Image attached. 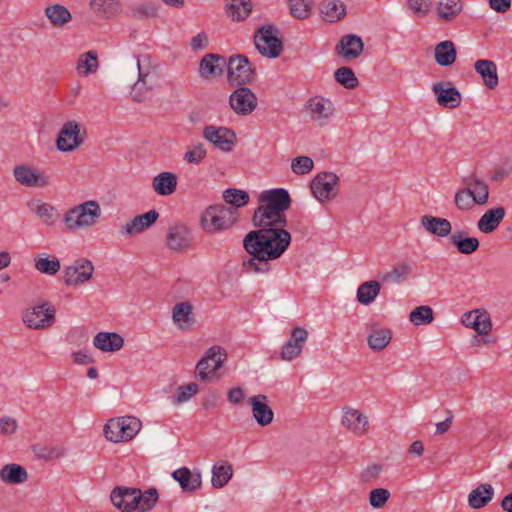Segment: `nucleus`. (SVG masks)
I'll use <instances>...</instances> for the list:
<instances>
[{
	"instance_id": "1",
	"label": "nucleus",
	"mask_w": 512,
	"mask_h": 512,
	"mask_svg": "<svg viewBox=\"0 0 512 512\" xmlns=\"http://www.w3.org/2000/svg\"><path fill=\"white\" fill-rule=\"evenodd\" d=\"M285 227H258L245 236L243 246L248 257L242 265L247 273L265 274L271 270L270 261L283 255L291 243V234Z\"/></svg>"
},
{
	"instance_id": "2",
	"label": "nucleus",
	"mask_w": 512,
	"mask_h": 512,
	"mask_svg": "<svg viewBox=\"0 0 512 512\" xmlns=\"http://www.w3.org/2000/svg\"><path fill=\"white\" fill-rule=\"evenodd\" d=\"M291 204L288 191L274 188L259 195V206L254 212L253 223L256 227L286 226V211Z\"/></svg>"
},
{
	"instance_id": "3",
	"label": "nucleus",
	"mask_w": 512,
	"mask_h": 512,
	"mask_svg": "<svg viewBox=\"0 0 512 512\" xmlns=\"http://www.w3.org/2000/svg\"><path fill=\"white\" fill-rule=\"evenodd\" d=\"M102 209L98 201L87 200L67 209L62 217L66 232L76 234L92 230L101 220Z\"/></svg>"
},
{
	"instance_id": "4",
	"label": "nucleus",
	"mask_w": 512,
	"mask_h": 512,
	"mask_svg": "<svg viewBox=\"0 0 512 512\" xmlns=\"http://www.w3.org/2000/svg\"><path fill=\"white\" fill-rule=\"evenodd\" d=\"M136 66L138 70V78L131 88L130 96L133 101H144L151 91L160 84L159 69L157 64L147 54L137 57Z\"/></svg>"
},
{
	"instance_id": "5",
	"label": "nucleus",
	"mask_w": 512,
	"mask_h": 512,
	"mask_svg": "<svg viewBox=\"0 0 512 512\" xmlns=\"http://www.w3.org/2000/svg\"><path fill=\"white\" fill-rule=\"evenodd\" d=\"M237 220L238 211L236 208L225 205H212L203 211L200 225L205 232L215 234L230 229Z\"/></svg>"
},
{
	"instance_id": "6",
	"label": "nucleus",
	"mask_w": 512,
	"mask_h": 512,
	"mask_svg": "<svg viewBox=\"0 0 512 512\" xmlns=\"http://www.w3.org/2000/svg\"><path fill=\"white\" fill-rule=\"evenodd\" d=\"M142 429V422L134 416L112 418L104 425L105 438L112 443L129 442L136 437Z\"/></svg>"
},
{
	"instance_id": "7",
	"label": "nucleus",
	"mask_w": 512,
	"mask_h": 512,
	"mask_svg": "<svg viewBox=\"0 0 512 512\" xmlns=\"http://www.w3.org/2000/svg\"><path fill=\"white\" fill-rule=\"evenodd\" d=\"M227 359V353L221 346L208 348L196 364V376L202 381H213L221 378L219 372Z\"/></svg>"
},
{
	"instance_id": "8",
	"label": "nucleus",
	"mask_w": 512,
	"mask_h": 512,
	"mask_svg": "<svg viewBox=\"0 0 512 512\" xmlns=\"http://www.w3.org/2000/svg\"><path fill=\"white\" fill-rule=\"evenodd\" d=\"M56 320V309L48 301L34 303L22 311L24 325L33 330L50 328Z\"/></svg>"
},
{
	"instance_id": "9",
	"label": "nucleus",
	"mask_w": 512,
	"mask_h": 512,
	"mask_svg": "<svg viewBox=\"0 0 512 512\" xmlns=\"http://www.w3.org/2000/svg\"><path fill=\"white\" fill-rule=\"evenodd\" d=\"M304 111L309 120L318 127L327 126L336 114L333 101L323 95L310 97L305 103Z\"/></svg>"
},
{
	"instance_id": "10",
	"label": "nucleus",
	"mask_w": 512,
	"mask_h": 512,
	"mask_svg": "<svg viewBox=\"0 0 512 512\" xmlns=\"http://www.w3.org/2000/svg\"><path fill=\"white\" fill-rule=\"evenodd\" d=\"M86 133L76 121H67L60 128L56 138V147L60 152L68 153L78 149L85 141Z\"/></svg>"
},
{
	"instance_id": "11",
	"label": "nucleus",
	"mask_w": 512,
	"mask_h": 512,
	"mask_svg": "<svg viewBox=\"0 0 512 512\" xmlns=\"http://www.w3.org/2000/svg\"><path fill=\"white\" fill-rule=\"evenodd\" d=\"M93 273V263L86 258H80L63 269V281L68 287H78L90 281Z\"/></svg>"
},
{
	"instance_id": "12",
	"label": "nucleus",
	"mask_w": 512,
	"mask_h": 512,
	"mask_svg": "<svg viewBox=\"0 0 512 512\" xmlns=\"http://www.w3.org/2000/svg\"><path fill=\"white\" fill-rule=\"evenodd\" d=\"M339 178L335 173L322 172L311 181V192L319 202L331 201L339 191Z\"/></svg>"
},
{
	"instance_id": "13",
	"label": "nucleus",
	"mask_w": 512,
	"mask_h": 512,
	"mask_svg": "<svg viewBox=\"0 0 512 512\" xmlns=\"http://www.w3.org/2000/svg\"><path fill=\"white\" fill-rule=\"evenodd\" d=\"M254 43L263 56L276 58L281 54L282 42L272 26L260 28L254 36Z\"/></svg>"
},
{
	"instance_id": "14",
	"label": "nucleus",
	"mask_w": 512,
	"mask_h": 512,
	"mask_svg": "<svg viewBox=\"0 0 512 512\" xmlns=\"http://www.w3.org/2000/svg\"><path fill=\"white\" fill-rule=\"evenodd\" d=\"M203 137L218 150L228 153L236 145V134L232 129L223 126L209 125L203 129Z\"/></svg>"
},
{
	"instance_id": "15",
	"label": "nucleus",
	"mask_w": 512,
	"mask_h": 512,
	"mask_svg": "<svg viewBox=\"0 0 512 512\" xmlns=\"http://www.w3.org/2000/svg\"><path fill=\"white\" fill-rule=\"evenodd\" d=\"M228 81L232 85L250 83L254 78V72L248 59L242 55L230 57L227 64Z\"/></svg>"
},
{
	"instance_id": "16",
	"label": "nucleus",
	"mask_w": 512,
	"mask_h": 512,
	"mask_svg": "<svg viewBox=\"0 0 512 512\" xmlns=\"http://www.w3.org/2000/svg\"><path fill=\"white\" fill-rule=\"evenodd\" d=\"M431 90L440 107L455 109L460 106L462 95L450 81H439L432 85Z\"/></svg>"
},
{
	"instance_id": "17",
	"label": "nucleus",
	"mask_w": 512,
	"mask_h": 512,
	"mask_svg": "<svg viewBox=\"0 0 512 512\" xmlns=\"http://www.w3.org/2000/svg\"><path fill=\"white\" fill-rule=\"evenodd\" d=\"M341 425L355 436H364L369 431V418L361 410L346 406L342 409Z\"/></svg>"
},
{
	"instance_id": "18",
	"label": "nucleus",
	"mask_w": 512,
	"mask_h": 512,
	"mask_svg": "<svg viewBox=\"0 0 512 512\" xmlns=\"http://www.w3.org/2000/svg\"><path fill=\"white\" fill-rule=\"evenodd\" d=\"M231 109L241 116L251 114L257 107V97L248 87L237 88L229 98Z\"/></svg>"
},
{
	"instance_id": "19",
	"label": "nucleus",
	"mask_w": 512,
	"mask_h": 512,
	"mask_svg": "<svg viewBox=\"0 0 512 512\" xmlns=\"http://www.w3.org/2000/svg\"><path fill=\"white\" fill-rule=\"evenodd\" d=\"M15 180L25 187H45L50 177L44 172L28 165H18L13 169Z\"/></svg>"
},
{
	"instance_id": "20",
	"label": "nucleus",
	"mask_w": 512,
	"mask_h": 512,
	"mask_svg": "<svg viewBox=\"0 0 512 512\" xmlns=\"http://www.w3.org/2000/svg\"><path fill=\"white\" fill-rule=\"evenodd\" d=\"M308 340V331L302 327H296L291 331L289 339L283 344L280 357L283 361L291 362L303 351Z\"/></svg>"
},
{
	"instance_id": "21",
	"label": "nucleus",
	"mask_w": 512,
	"mask_h": 512,
	"mask_svg": "<svg viewBox=\"0 0 512 512\" xmlns=\"http://www.w3.org/2000/svg\"><path fill=\"white\" fill-rule=\"evenodd\" d=\"M173 325L180 331L191 330L196 324L194 306L189 300L179 301L174 304L171 310Z\"/></svg>"
},
{
	"instance_id": "22",
	"label": "nucleus",
	"mask_w": 512,
	"mask_h": 512,
	"mask_svg": "<svg viewBox=\"0 0 512 512\" xmlns=\"http://www.w3.org/2000/svg\"><path fill=\"white\" fill-rule=\"evenodd\" d=\"M158 218L159 213L156 210H150L146 213L137 215L120 227L119 234L124 238L140 234L147 228L151 227Z\"/></svg>"
},
{
	"instance_id": "23",
	"label": "nucleus",
	"mask_w": 512,
	"mask_h": 512,
	"mask_svg": "<svg viewBox=\"0 0 512 512\" xmlns=\"http://www.w3.org/2000/svg\"><path fill=\"white\" fill-rule=\"evenodd\" d=\"M363 48L364 44L359 36L347 34L340 38L335 46V53L345 61H351L362 54Z\"/></svg>"
},
{
	"instance_id": "24",
	"label": "nucleus",
	"mask_w": 512,
	"mask_h": 512,
	"mask_svg": "<svg viewBox=\"0 0 512 512\" xmlns=\"http://www.w3.org/2000/svg\"><path fill=\"white\" fill-rule=\"evenodd\" d=\"M110 497L113 505L122 512H133L138 508L137 498L140 497L136 488L117 487Z\"/></svg>"
},
{
	"instance_id": "25",
	"label": "nucleus",
	"mask_w": 512,
	"mask_h": 512,
	"mask_svg": "<svg viewBox=\"0 0 512 512\" xmlns=\"http://www.w3.org/2000/svg\"><path fill=\"white\" fill-rule=\"evenodd\" d=\"M461 322L465 327L475 330L480 335H487L492 329L490 315L483 309L464 313Z\"/></svg>"
},
{
	"instance_id": "26",
	"label": "nucleus",
	"mask_w": 512,
	"mask_h": 512,
	"mask_svg": "<svg viewBox=\"0 0 512 512\" xmlns=\"http://www.w3.org/2000/svg\"><path fill=\"white\" fill-rule=\"evenodd\" d=\"M251 406L252 416L254 420L262 427L268 426L274 419L273 410L268 405L267 396L258 394L248 399Z\"/></svg>"
},
{
	"instance_id": "27",
	"label": "nucleus",
	"mask_w": 512,
	"mask_h": 512,
	"mask_svg": "<svg viewBox=\"0 0 512 512\" xmlns=\"http://www.w3.org/2000/svg\"><path fill=\"white\" fill-rule=\"evenodd\" d=\"M166 242L169 249L174 252L186 251L192 242L191 232L185 225H174L168 230Z\"/></svg>"
},
{
	"instance_id": "28",
	"label": "nucleus",
	"mask_w": 512,
	"mask_h": 512,
	"mask_svg": "<svg viewBox=\"0 0 512 512\" xmlns=\"http://www.w3.org/2000/svg\"><path fill=\"white\" fill-rule=\"evenodd\" d=\"M27 207L45 226H54L59 220L60 214L57 208L50 203L35 199L29 201Z\"/></svg>"
},
{
	"instance_id": "29",
	"label": "nucleus",
	"mask_w": 512,
	"mask_h": 512,
	"mask_svg": "<svg viewBox=\"0 0 512 512\" xmlns=\"http://www.w3.org/2000/svg\"><path fill=\"white\" fill-rule=\"evenodd\" d=\"M225 58L216 54L205 55L199 64V74L203 79H213L223 73Z\"/></svg>"
},
{
	"instance_id": "30",
	"label": "nucleus",
	"mask_w": 512,
	"mask_h": 512,
	"mask_svg": "<svg viewBox=\"0 0 512 512\" xmlns=\"http://www.w3.org/2000/svg\"><path fill=\"white\" fill-rule=\"evenodd\" d=\"M464 3L462 0H438L435 6L437 18L445 23L455 21L462 13Z\"/></svg>"
},
{
	"instance_id": "31",
	"label": "nucleus",
	"mask_w": 512,
	"mask_h": 512,
	"mask_svg": "<svg viewBox=\"0 0 512 512\" xmlns=\"http://www.w3.org/2000/svg\"><path fill=\"white\" fill-rule=\"evenodd\" d=\"M178 184V177L175 173L170 171H164L157 174L152 179V189L159 196H170L176 189Z\"/></svg>"
},
{
	"instance_id": "32",
	"label": "nucleus",
	"mask_w": 512,
	"mask_h": 512,
	"mask_svg": "<svg viewBox=\"0 0 512 512\" xmlns=\"http://www.w3.org/2000/svg\"><path fill=\"white\" fill-rule=\"evenodd\" d=\"M90 10L101 19L116 18L122 12L120 0H90Z\"/></svg>"
},
{
	"instance_id": "33",
	"label": "nucleus",
	"mask_w": 512,
	"mask_h": 512,
	"mask_svg": "<svg viewBox=\"0 0 512 512\" xmlns=\"http://www.w3.org/2000/svg\"><path fill=\"white\" fill-rule=\"evenodd\" d=\"M93 345L102 352L114 353L122 349L124 338L116 332H99L93 339Z\"/></svg>"
},
{
	"instance_id": "34",
	"label": "nucleus",
	"mask_w": 512,
	"mask_h": 512,
	"mask_svg": "<svg viewBox=\"0 0 512 512\" xmlns=\"http://www.w3.org/2000/svg\"><path fill=\"white\" fill-rule=\"evenodd\" d=\"M504 207L498 206L487 210L477 221V228L484 234L495 231L505 217Z\"/></svg>"
},
{
	"instance_id": "35",
	"label": "nucleus",
	"mask_w": 512,
	"mask_h": 512,
	"mask_svg": "<svg viewBox=\"0 0 512 512\" xmlns=\"http://www.w3.org/2000/svg\"><path fill=\"white\" fill-rule=\"evenodd\" d=\"M420 222L428 233L437 237L444 238L452 234V225L446 218L424 215L421 217Z\"/></svg>"
},
{
	"instance_id": "36",
	"label": "nucleus",
	"mask_w": 512,
	"mask_h": 512,
	"mask_svg": "<svg viewBox=\"0 0 512 512\" xmlns=\"http://www.w3.org/2000/svg\"><path fill=\"white\" fill-rule=\"evenodd\" d=\"M29 474L20 464L8 463L0 469V480L6 485H21L28 481Z\"/></svg>"
},
{
	"instance_id": "37",
	"label": "nucleus",
	"mask_w": 512,
	"mask_h": 512,
	"mask_svg": "<svg viewBox=\"0 0 512 512\" xmlns=\"http://www.w3.org/2000/svg\"><path fill=\"white\" fill-rule=\"evenodd\" d=\"M44 15L54 28H63L72 20V14L62 4H50L44 8Z\"/></svg>"
},
{
	"instance_id": "38",
	"label": "nucleus",
	"mask_w": 512,
	"mask_h": 512,
	"mask_svg": "<svg viewBox=\"0 0 512 512\" xmlns=\"http://www.w3.org/2000/svg\"><path fill=\"white\" fill-rule=\"evenodd\" d=\"M319 9L322 18L329 23L337 22L346 15V5L341 0H324Z\"/></svg>"
},
{
	"instance_id": "39",
	"label": "nucleus",
	"mask_w": 512,
	"mask_h": 512,
	"mask_svg": "<svg viewBox=\"0 0 512 512\" xmlns=\"http://www.w3.org/2000/svg\"><path fill=\"white\" fill-rule=\"evenodd\" d=\"M34 268L41 274L54 276L60 271L61 262L55 255L39 253L34 258Z\"/></svg>"
},
{
	"instance_id": "40",
	"label": "nucleus",
	"mask_w": 512,
	"mask_h": 512,
	"mask_svg": "<svg viewBox=\"0 0 512 512\" xmlns=\"http://www.w3.org/2000/svg\"><path fill=\"white\" fill-rule=\"evenodd\" d=\"M449 240L457 248L458 252L464 255L472 254L480 245L477 238L468 237L467 232L463 230L454 231Z\"/></svg>"
},
{
	"instance_id": "41",
	"label": "nucleus",
	"mask_w": 512,
	"mask_h": 512,
	"mask_svg": "<svg viewBox=\"0 0 512 512\" xmlns=\"http://www.w3.org/2000/svg\"><path fill=\"white\" fill-rule=\"evenodd\" d=\"M476 72L482 77L484 84L493 89L498 85L496 64L491 60H477L474 64Z\"/></svg>"
},
{
	"instance_id": "42",
	"label": "nucleus",
	"mask_w": 512,
	"mask_h": 512,
	"mask_svg": "<svg viewBox=\"0 0 512 512\" xmlns=\"http://www.w3.org/2000/svg\"><path fill=\"white\" fill-rule=\"evenodd\" d=\"M494 489L490 484H480L468 495V504L473 509L486 506L493 498Z\"/></svg>"
},
{
	"instance_id": "43",
	"label": "nucleus",
	"mask_w": 512,
	"mask_h": 512,
	"mask_svg": "<svg viewBox=\"0 0 512 512\" xmlns=\"http://www.w3.org/2000/svg\"><path fill=\"white\" fill-rule=\"evenodd\" d=\"M392 340V332L388 328L373 327L367 337L369 348L374 352L384 350Z\"/></svg>"
},
{
	"instance_id": "44",
	"label": "nucleus",
	"mask_w": 512,
	"mask_h": 512,
	"mask_svg": "<svg viewBox=\"0 0 512 512\" xmlns=\"http://www.w3.org/2000/svg\"><path fill=\"white\" fill-rule=\"evenodd\" d=\"M99 68L98 55L94 50L79 55L76 63V72L81 77H88L97 72Z\"/></svg>"
},
{
	"instance_id": "45",
	"label": "nucleus",
	"mask_w": 512,
	"mask_h": 512,
	"mask_svg": "<svg viewBox=\"0 0 512 512\" xmlns=\"http://www.w3.org/2000/svg\"><path fill=\"white\" fill-rule=\"evenodd\" d=\"M172 477L184 491H195L201 486L199 474H193L188 468L182 467L172 473Z\"/></svg>"
},
{
	"instance_id": "46",
	"label": "nucleus",
	"mask_w": 512,
	"mask_h": 512,
	"mask_svg": "<svg viewBox=\"0 0 512 512\" xmlns=\"http://www.w3.org/2000/svg\"><path fill=\"white\" fill-rule=\"evenodd\" d=\"M381 290V284L376 280L365 281L356 291V299L362 305H370L377 298Z\"/></svg>"
},
{
	"instance_id": "47",
	"label": "nucleus",
	"mask_w": 512,
	"mask_h": 512,
	"mask_svg": "<svg viewBox=\"0 0 512 512\" xmlns=\"http://www.w3.org/2000/svg\"><path fill=\"white\" fill-rule=\"evenodd\" d=\"M435 62L440 66H449L456 60V48L452 41L445 40L436 45L434 50Z\"/></svg>"
},
{
	"instance_id": "48",
	"label": "nucleus",
	"mask_w": 512,
	"mask_h": 512,
	"mask_svg": "<svg viewBox=\"0 0 512 512\" xmlns=\"http://www.w3.org/2000/svg\"><path fill=\"white\" fill-rule=\"evenodd\" d=\"M233 476V466L227 461H220L212 468L211 484L214 488H223Z\"/></svg>"
},
{
	"instance_id": "49",
	"label": "nucleus",
	"mask_w": 512,
	"mask_h": 512,
	"mask_svg": "<svg viewBox=\"0 0 512 512\" xmlns=\"http://www.w3.org/2000/svg\"><path fill=\"white\" fill-rule=\"evenodd\" d=\"M226 11L232 20L243 21L252 11L251 0H226Z\"/></svg>"
},
{
	"instance_id": "50",
	"label": "nucleus",
	"mask_w": 512,
	"mask_h": 512,
	"mask_svg": "<svg viewBox=\"0 0 512 512\" xmlns=\"http://www.w3.org/2000/svg\"><path fill=\"white\" fill-rule=\"evenodd\" d=\"M466 187L471 191L477 205H485L489 199L488 185L476 176H471L466 181Z\"/></svg>"
},
{
	"instance_id": "51",
	"label": "nucleus",
	"mask_w": 512,
	"mask_h": 512,
	"mask_svg": "<svg viewBox=\"0 0 512 512\" xmlns=\"http://www.w3.org/2000/svg\"><path fill=\"white\" fill-rule=\"evenodd\" d=\"M199 392V386L196 383H189L178 386L171 398L174 406H179L190 401Z\"/></svg>"
},
{
	"instance_id": "52",
	"label": "nucleus",
	"mask_w": 512,
	"mask_h": 512,
	"mask_svg": "<svg viewBox=\"0 0 512 512\" xmlns=\"http://www.w3.org/2000/svg\"><path fill=\"white\" fill-rule=\"evenodd\" d=\"M290 14L299 20L307 19L312 12V3L309 0H288Z\"/></svg>"
},
{
	"instance_id": "53",
	"label": "nucleus",
	"mask_w": 512,
	"mask_h": 512,
	"mask_svg": "<svg viewBox=\"0 0 512 512\" xmlns=\"http://www.w3.org/2000/svg\"><path fill=\"white\" fill-rule=\"evenodd\" d=\"M222 196L227 204L236 208L245 206L249 201V194L246 191L235 188L226 189Z\"/></svg>"
},
{
	"instance_id": "54",
	"label": "nucleus",
	"mask_w": 512,
	"mask_h": 512,
	"mask_svg": "<svg viewBox=\"0 0 512 512\" xmlns=\"http://www.w3.org/2000/svg\"><path fill=\"white\" fill-rule=\"evenodd\" d=\"M409 319L416 326L429 324L433 321V310L426 305L416 307L411 311Z\"/></svg>"
},
{
	"instance_id": "55",
	"label": "nucleus",
	"mask_w": 512,
	"mask_h": 512,
	"mask_svg": "<svg viewBox=\"0 0 512 512\" xmlns=\"http://www.w3.org/2000/svg\"><path fill=\"white\" fill-rule=\"evenodd\" d=\"M335 80L347 89H353L358 85V79L349 67H340L334 73Z\"/></svg>"
},
{
	"instance_id": "56",
	"label": "nucleus",
	"mask_w": 512,
	"mask_h": 512,
	"mask_svg": "<svg viewBox=\"0 0 512 512\" xmlns=\"http://www.w3.org/2000/svg\"><path fill=\"white\" fill-rule=\"evenodd\" d=\"M138 496L140 498H137V504L140 512H147L150 511L158 500V493L157 490L154 488L146 490L144 493L141 492L140 489H138Z\"/></svg>"
},
{
	"instance_id": "57",
	"label": "nucleus",
	"mask_w": 512,
	"mask_h": 512,
	"mask_svg": "<svg viewBox=\"0 0 512 512\" xmlns=\"http://www.w3.org/2000/svg\"><path fill=\"white\" fill-rule=\"evenodd\" d=\"M412 273V266L408 262H400L393 267V269L384 277L385 280H390L395 283L405 281Z\"/></svg>"
},
{
	"instance_id": "58",
	"label": "nucleus",
	"mask_w": 512,
	"mask_h": 512,
	"mask_svg": "<svg viewBox=\"0 0 512 512\" xmlns=\"http://www.w3.org/2000/svg\"><path fill=\"white\" fill-rule=\"evenodd\" d=\"M456 207L461 211H469L475 205L476 201L473 199L471 191L467 187L459 189L454 197Z\"/></svg>"
},
{
	"instance_id": "59",
	"label": "nucleus",
	"mask_w": 512,
	"mask_h": 512,
	"mask_svg": "<svg viewBox=\"0 0 512 512\" xmlns=\"http://www.w3.org/2000/svg\"><path fill=\"white\" fill-rule=\"evenodd\" d=\"M314 162L308 156H298L291 161V170L296 175H305L312 171Z\"/></svg>"
},
{
	"instance_id": "60",
	"label": "nucleus",
	"mask_w": 512,
	"mask_h": 512,
	"mask_svg": "<svg viewBox=\"0 0 512 512\" xmlns=\"http://www.w3.org/2000/svg\"><path fill=\"white\" fill-rule=\"evenodd\" d=\"M391 494L385 488H376L369 493V504L375 509L383 508L388 502Z\"/></svg>"
},
{
	"instance_id": "61",
	"label": "nucleus",
	"mask_w": 512,
	"mask_h": 512,
	"mask_svg": "<svg viewBox=\"0 0 512 512\" xmlns=\"http://www.w3.org/2000/svg\"><path fill=\"white\" fill-rule=\"evenodd\" d=\"M207 151L203 144L190 147L184 154V160L190 164H199L205 157Z\"/></svg>"
},
{
	"instance_id": "62",
	"label": "nucleus",
	"mask_w": 512,
	"mask_h": 512,
	"mask_svg": "<svg viewBox=\"0 0 512 512\" xmlns=\"http://www.w3.org/2000/svg\"><path fill=\"white\" fill-rule=\"evenodd\" d=\"M133 15L137 18H152L157 15V6L151 2L140 3L134 6Z\"/></svg>"
},
{
	"instance_id": "63",
	"label": "nucleus",
	"mask_w": 512,
	"mask_h": 512,
	"mask_svg": "<svg viewBox=\"0 0 512 512\" xmlns=\"http://www.w3.org/2000/svg\"><path fill=\"white\" fill-rule=\"evenodd\" d=\"M407 3L417 17L427 16L432 7L431 0H407Z\"/></svg>"
},
{
	"instance_id": "64",
	"label": "nucleus",
	"mask_w": 512,
	"mask_h": 512,
	"mask_svg": "<svg viewBox=\"0 0 512 512\" xmlns=\"http://www.w3.org/2000/svg\"><path fill=\"white\" fill-rule=\"evenodd\" d=\"M382 472V467L379 464H370L360 473V480L362 483H371L378 479Z\"/></svg>"
}]
</instances>
